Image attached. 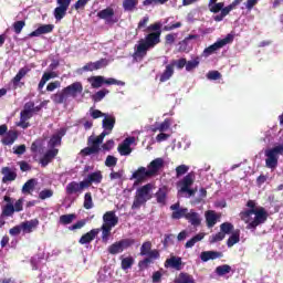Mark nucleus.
Segmentation results:
<instances>
[{"label":"nucleus","mask_w":283,"mask_h":283,"mask_svg":"<svg viewBox=\"0 0 283 283\" xmlns=\"http://www.w3.org/2000/svg\"><path fill=\"white\" fill-rule=\"evenodd\" d=\"M36 187V179H29L22 187V193H32Z\"/></svg>","instance_id":"41"},{"label":"nucleus","mask_w":283,"mask_h":283,"mask_svg":"<svg viewBox=\"0 0 283 283\" xmlns=\"http://www.w3.org/2000/svg\"><path fill=\"white\" fill-rule=\"evenodd\" d=\"M76 219V214H62L60 217V224H72Z\"/></svg>","instance_id":"49"},{"label":"nucleus","mask_w":283,"mask_h":283,"mask_svg":"<svg viewBox=\"0 0 283 283\" xmlns=\"http://www.w3.org/2000/svg\"><path fill=\"white\" fill-rule=\"evenodd\" d=\"M218 258H222V252L203 251L200 254L201 262H209V260H218Z\"/></svg>","instance_id":"28"},{"label":"nucleus","mask_w":283,"mask_h":283,"mask_svg":"<svg viewBox=\"0 0 283 283\" xmlns=\"http://www.w3.org/2000/svg\"><path fill=\"white\" fill-rule=\"evenodd\" d=\"M59 156V148H51L49 149L44 156L40 159V165L45 167L49 163H52L53 159Z\"/></svg>","instance_id":"19"},{"label":"nucleus","mask_w":283,"mask_h":283,"mask_svg":"<svg viewBox=\"0 0 283 283\" xmlns=\"http://www.w3.org/2000/svg\"><path fill=\"white\" fill-rule=\"evenodd\" d=\"M101 150L96 146L85 147L83 148L80 154L81 156H92V154H98Z\"/></svg>","instance_id":"47"},{"label":"nucleus","mask_w":283,"mask_h":283,"mask_svg":"<svg viewBox=\"0 0 283 283\" xmlns=\"http://www.w3.org/2000/svg\"><path fill=\"white\" fill-rule=\"evenodd\" d=\"M206 223L209 229L216 227L218 223V214L213 210L206 211Z\"/></svg>","instance_id":"30"},{"label":"nucleus","mask_w":283,"mask_h":283,"mask_svg":"<svg viewBox=\"0 0 283 283\" xmlns=\"http://www.w3.org/2000/svg\"><path fill=\"white\" fill-rule=\"evenodd\" d=\"M23 28H25V21L23 20L13 23V32H15V34H21Z\"/></svg>","instance_id":"55"},{"label":"nucleus","mask_w":283,"mask_h":283,"mask_svg":"<svg viewBox=\"0 0 283 283\" xmlns=\"http://www.w3.org/2000/svg\"><path fill=\"white\" fill-rule=\"evenodd\" d=\"M84 181H81L80 184L76 181H71L66 185V193L67 196H72L74 193H78V191H83V189H87Z\"/></svg>","instance_id":"20"},{"label":"nucleus","mask_w":283,"mask_h":283,"mask_svg":"<svg viewBox=\"0 0 283 283\" xmlns=\"http://www.w3.org/2000/svg\"><path fill=\"white\" fill-rule=\"evenodd\" d=\"M229 43H233V34H228L226 38L218 40L210 46L206 48L202 52V56H211V54H216L218 50H222L224 45H229Z\"/></svg>","instance_id":"8"},{"label":"nucleus","mask_w":283,"mask_h":283,"mask_svg":"<svg viewBox=\"0 0 283 283\" xmlns=\"http://www.w3.org/2000/svg\"><path fill=\"white\" fill-rule=\"evenodd\" d=\"M95 63V70H102V67H107L109 65V61L107 59H101Z\"/></svg>","instance_id":"63"},{"label":"nucleus","mask_w":283,"mask_h":283,"mask_svg":"<svg viewBox=\"0 0 283 283\" xmlns=\"http://www.w3.org/2000/svg\"><path fill=\"white\" fill-rule=\"evenodd\" d=\"M1 174L4 175L2 182H12L17 180V174L10 169V167H3Z\"/></svg>","instance_id":"31"},{"label":"nucleus","mask_w":283,"mask_h":283,"mask_svg":"<svg viewBox=\"0 0 283 283\" xmlns=\"http://www.w3.org/2000/svg\"><path fill=\"white\" fill-rule=\"evenodd\" d=\"M171 127V119L166 118L158 127V132H167Z\"/></svg>","instance_id":"61"},{"label":"nucleus","mask_w":283,"mask_h":283,"mask_svg":"<svg viewBox=\"0 0 283 283\" xmlns=\"http://www.w3.org/2000/svg\"><path fill=\"white\" fill-rule=\"evenodd\" d=\"M220 230H221V233H223V235H229V233L233 231V226L231 222H223L220 226Z\"/></svg>","instance_id":"53"},{"label":"nucleus","mask_w":283,"mask_h":283,"mask_svg":"<svg viewBox=\"0 0 283 283\" xmlns=\"http://www.w3.org/2000/svg\"><path fill=\"white\" fill-rule=\"evenodd\" d=\"M63 140V128H60L56 134H53L49 140L50 149H55L54 147H60Z\"/></svg>","instance_id":"24"},{"label":"nucleus","mask_w":283,"mask_h":283,"mask_svg":"<svg viewBox=\"0 0 283 283\" xmlns=\"http://www.w3.org/2000/svg\"><path fill=\"white\" fill-rule=\"evenodd\" d=\"M200 65V57L197 56L193 60H190L187 62L186 60V72H193V70H196V67H198Z\"/></svg>","instance_id":"43"},{"label":"nucleus","mask_w":283,"mask_h":283,"mask_svg":"<svg viewBox=\"0 0 283 283\" xmlns=\"http://www.w3.org/2000/svg\"><path fill=\"white\" fill-rule=\"evenodd\" d=\"M196 181V175L193 172L187 174L181 180L178 181V187H180V192L189 191V188L193 186Z\"/></svg>","instance_id":"14"},{"label":"nucleus","mask_w":283,"mask_h":283,"mask_svg":"<svg viewBox=\"0 0 283 283\" xmlns=\"http://www.w3.org/2000/svg\"><path fill=\"white\" fill-rule=\"evenodd\" d=\"M97 17L109 25H114V23H118V18L115 17L114 8L107 7L106 9L101 10L97 12Z\"/></svg>","instance_id":"11"},{"label":"nucleus","mask_w":283,"mask_h":283,"mask_svg":"<svg viewBox=\"0 0 283 283\" xmlns=\"http://www.w3.org/2000/svg\"><path fill=\"white\" fill-rule=\"evenodd\" d=\"M137 7H138V0L123 1V9L125 10V12H134Z\"/></svg>","instance_id":"37"},{"label":"nucleus","mask_w":283,"mask_h":283,"mask_svg":"<svg viewBox=\"0 0 283 283\" xmlns=\"http://www.w3.org/2000/svg\"><path fill=\"white\" fill-rule=\"evenodd\" d=\"M154 186L151 184H146L139 187L134 197L132 209H140L144 205H147L148 200H151V190Z\"/></svg>","instance_id":"4"},{"label":"nucleus","mask_w":283,"mask_h":283,"mask_svg":"<svg viewBox=\"0 0 283 283\" xmlns=\"http://www.w3.org/2000/svg\"><path fill=\"white\" fill-rule=\"evenodd\" d=\"M83 93V84L81 82H74L73 84L64 87L61 92L52 95V101L55 105H63L64 101H67V96L76 98L78 94Z\"/></svg>","instance_id":"3"},{"label":"nucleus","mask_w":283,"mask_h":283,"mask_svg":"<svg viewBox=\"0 0 283 283\" xmlns=\"http://www.w3.org/2000/svg\"><path fill=\"white\" fill-rule=\"evenodd\" d=\"M224 8V2H219V3H213L211 6H209V10L210 12H213V14H218V12L222 11V9Z\"/></svg>","instance_id":"58"},{"label":"nucleus","mask_w":283,"mask_h":283,"mask_svg":"<svg viewBox=\"0 0 283 283\" xmlns=\"http://www.w3.org/2000/svg\"><path fill=\"white\" fill-rule=\"evenodd\" d=\"M188 213H189L188 208H180L179 210H176V211L172 212L171 218L174 220H180L182 218H185V220H187Z\"/></svg>","instance_id":"39"},{"label":"nucleus","mask_w":283,"mask_h":283,"mask_svg":"<svg viewBox=\"0 0 283 283\" xmlns=\"http://www.w3.org/2000/svg\"><path fill=\"white\" fill-rule=\"evenodd\" d=\"M189 171V166L187 165H180L176 167V177L180 178V176H185Z\"/></svg>","instance_id":"59"},{"label":"nucleus","mask_w":283,"mask_h":283,"mask_svg":"<svg viewBox=\"0 0 283 283\" xmlns=\"http://www.w3.org/2000/svg\"><path fill=\"white\" fill-rule=\"evenodd\" d=\"M169 193V190L166 186L159 188L157 192L155 193V198L157 200L158 205H161V207L167 206V196Z\"/></svg>","instance_id":"23"},{"label":"nucleus","mask_w":283,"mask_h":283,"mask_svg":"<svg viewBox=\"0 0 283 283\" xmlns=\"http://www.w3.org/2000/svg\"><path fill=\"white\" fill-rule=\"evenodd\" d=\"M136 244V240L134 239H122L111 244L107 249L111 255H118V253H123L125 249H129V247H134Z\"/></svg>","instance_id":"9"},{"label":"nucleus","mask_w":283,"mask_h":283,"mask_svg":"<svg viewBox=\"0 0 283 283\" xmlns=\"http://www.w3.org/2000/svg\"><path fill=\"white\" fill-rule=\"evenodd\" d=\"M98 233H101V229H92L80 238L78 243L90 244V242H93V240L96 239V235H98Z\"/></svg>","instance_id":"21"},{"label":"nucleus","mask_w":283,"mask_h":283,"mask_svg":"<svg viewBox=\"0 0 283 283\" xmlns=\"http://www.w3.org/2000/svg\"><path fill=\"white\" fill-rule=\"evenodd\" d=\"M226 238L224 233L218 232L217 234L212 235L210 238V243L214 244V242H222V240Z\"/></svg>","instance_id":"64"},{"label":"nucleus","mask_w":283,"mask_h":283,"mask_svg":"<svg viewBox=\"0 0 283 283\" xmlns=\"http://www.w3.org/2000/svg\"><path fill=\"white\" fill-rule=\"evenodd\" d=\"M158 43H160V31L148 33L144 39L138 41L134 52L135 59H145L147 51L154 50Z\"/></svg>","instance_id":"2"},{"label":"nucleus","mask_w":283,"mask_h":283,"mask_svg":"<svg viewBox=\"0 0 283 283\" xmlns=\"http://www.w3.org/2000/svg\"><path fill=\"white\" fill-rule=\"evenodd\" d=\"M14 216V203H7L2 207L1 218H12Z\"/></svg>","instance_id":"38"},{"label":"nucleus","mask_w":283,"mask_h":283,"mask_svg":"<svg viewBox=\"0 0 283 283\" xmlns=\"http://www.w3.org/2000/svg\"><path fill=\"white\" fill-rule=\"evenodd\" d=\"M170 65L172 69L177 67V70H182L184 67H187V59L181 57L179 60H172Z\"/></svg>","instance_id":"46"},{"label":"nucleus","mask_w":283,"mask_h":283,"mask_svg":"<svg viewBox=\"0 0 283 283\" xmlns=\"http://www.w3.org/2000/svg\"><path fill=\"white\" fill-rule=\"evenodd\" d=\"M123 271H127L128 269H132L134 266V258L133 256H127L122 259V264H120Z\"/></svg>","instance_id":"48"},{"label":"nucleus","mask_w":283,"mask_h":283,"mask_svg":"<svg viewBox=\"0 0 283 283\" xmlns=\"http://www.w3.org/2000/svg\"><path fill=\"white\" fill-rule=\"evenodd\" d=\"M103 224L107 227H116L118 224V217L116 216L115 211H106L103 214Z\"/></svg>","instance_id":"18"},{"label":"nucleus","mask_w":283,"mask_h":283,"mask_svg":"<svg viewBox=\"0 0 283 283\" xmlns=\"http://www.w3.org/2000/svg\"><path fill=\"white\" fill-rule=\"evenodd\" d=\"M201 240H205V233H202V232L196 234L190 240H188L185 244V249H193V247H196L197 242H201Z\"/></svg>","instance_id":"33"},{"label":"nucleus","mask_w":283,"mask_h":283,"mask_svg":"<svg viewBox=\"0 0 283 283\" xmlns=\"http://www.w3.org/2000/svg\"><path fill=\"white\" fill-rule=\"evenodd\" d=\"M86 189L90 188L92 185H101L103 182V172L101 170L91 172L87 177L83 180Z\"/></svg>","instance_id":"12"},{"label":"nucleus","mask_w":283,"mask_h":283,"mask_svg":"<svg viewBox=\"0 0 283 283\" xmlns=\"http://www.w3.org/2000/svg\"><path fill=\"white\" fill-rule=\"evenodd\" d=\"M91 0H77L74 4L73 8L74 10H76L78 12V10H85V6H87V3Z\"/></svg>","instance_id":"60"},{"label":"nucleus","mask_w":283,"mask_h":283,"mask_svg":"<svg viewBox=\"0 0 283 283\" xmlns=\"http://www.w3.org/2000/svg\"><path fill=\"white\" fill-rule=\"evenodd\" d=\"M53 14L56 21H62V19H65V15L67 14V9L56 7L53 11Z\"/></svg>","instance_id":"44"},{"label":"nucleus","mask_w":283,"mask_h":283,"mask_svg":"<svg viewBox=\"0 0 283 283\" xmlns=\"http://www.w3.org/2000/svg\"><path fill=\"white\" fill-rule=\"evenodd\" d=\"M186 220L192 227H200L202 224V218H200V213L196 212V210L191 209L188 214H186Z\"/></svg>","instance_id":"22"},{"label":"nucleus","mask_w":283,"mask_h":283,"mask_svg":"<svg viewBox=\"0 0 283 283\" xmlns=\"http://www.w3.org/2000/svg\"><path fill=\"white\" fill-rule=\"evenodd\" d=\"M0 136H2L1 144L7 147H10L14 145L17 140H19V130L17 129L8 130V125L2 124L0 125Z\"/></svg>","instance_id":"6"},{"label":"nucleus","mask_w":283,"mask_h":283,"mask_svg":"<svg viewBox=\"0 0 283 283\" xmlns=\"http://www.w3.org/2000/svg\"><path fill=\"white\" fill-rule=\"evenodd\" d=\"M29 72H30V69L28 66L21 67L19 70L17 75L12 78L14 90L19 87V83H21V80L24 78Z\"/></svg>","instance_id":"27"},{"label":"nucleus","mask_w":283,"mask_h":283,"mask_svg":"<svg viewBox=\"0 0 283 283\" xmlns=\"http://www.w3.org/2000/svg\"><path fill=\"white\" fill-rule=\"evenodd\" d=\"M84 209H93L94 208V201L92 199V192H86L84 195V203H83Z\"/></svg>","instance_id":"45"},{"label":"nucleus","mask_w":283,"mask_h":283,"mask_svg":"<svg viewBox=\"0 0 283 283\" xmlns=\"http://www.w3.org/2000/svg\"><path fill=\"white\" fill-rule=\"evenodd\" d=\"M23 233H32L39 227V219H32L21 223Z\"/></svg>","instance_id":"29"},{"label":"nucleus","mask_w":283,"mask_h":283,"mask_svg":"<svg viewBox=\"0 0 283 283\" xmlns=\"http://www.w3.org/2000/svg\"><path fill=\"white\" fill-rule=\"evenodd\" d=\"M88 83H91V86L93 87V90H98V87H103V85H119V86L125 85V82L123 81H118L114 77H109L106 80L102 75L90 77Z\"/></svg>","instance_id":"7"},{"label":"nucleus","mask_w":283,"mask_h":283,"mask_svg":"<svg viewBox=\"0 0 283 283\" xmlns=\"http://www.w3.org/2000/svg\"><path fill=\"white\" fill-rule=\"evenodd\" d=\"M165 269H175V271H182V258L172 255L164 263Z\"/></svg>","instance_id":"16"},{"label":"nucleus","mask_w":283,"mask_h":283,"mask_svg":"<svg viewBox=\"0 0 283 283\" xmlns=\"http://www.w3.org/2000/svg\"><path fill=\"white\" fill-rule=\"evenodd\" d=\"M245 207L249 209L239 213L240 220L247 224L245 229L255 232L258 227H261V224L269 220V212L264 207H258L254 200H248Z\"/></svg>","instance_id":"1"},{"label":"nucleus","mask_w":283,"mask_h":283,"mask_svg":"<svg viewBox=\"0 0 283 283\" xmlns=\"http://www.w3.org/2000/svg\"><path fill=\"white\" fill-rule=\"evenodd\" d=\"M114 125H116V117L114 116H105L102 120V127L104 132H108V134H112Z\"/></svg>","instance_id":"26"},{"label":"nucleus","mask_w":283,"mask_h":283,"mask_svg":"<svg viewBox=\"0 0 283 283\" xmlns=\"http://www.w3.org/2000/svg\"><path fill=\"white\" fill-rule=\"evenodd\" d=\"M50 78H54V75L52 73H44L38 84V90H42L43 87H45V83H48Z\"/></svg>","instance_id":"51"},{"label":"nucleus","mask_w":283,"mask_h":283,"mask_svg":"<svg viewBox=\"0 0 283 283\" xmlns=\"http://www.w3.org/2000/svg\"><path fill=\"white\" fill-rule=\"evenodd\" d=\"M112 229H114L112 226H105L102 224L99 231H102V241L107 244L109 242V235H112Z\"/></svg>","instance_id":"35"},{"label":"nucleus","mask_w":283,"mask_h":283,"mask_svg":"<svg viewBox=\"0 0 283 283\" xmlns=\"http://www.w3.org/2000/svg\"><path fill=\"white\" fill-rule=\"evenodd\" d=\"M146 255H148V258H145L144 260L138 262V266L140 270L148 269L149 264H151L153 262L151 260H158V258H160V252L155 249L150 250Z\"/></svg>","instance_id":"15"},{"label":"nucleus","mask_w":283,"mask_h":283,"mask_svg":"<svg viewBox=\"0 0 283 283\" xmlns=\"http://www.w3.org/2000/svg\"><path fill=\"white\" fill-rule=\"evenodd\" d=\"M52 196H54V191L52 189H44L39 193L40 200H48V198H52Z\"/></svg>","instance_id":"54"},{"label":"nucleus","mask_w":283,"mask_h":283,"mask_svg":"<svg viewBox=\"0 0 283 283\" xmlns=\"http://www.w3.org/2000/svg\"><path fill=\"white\" fill-rule=\"evenodd\" d=\"M151 251V241H145L140 247V255H147Z\"/></svg>","instance_id":"56"},{"label":"nucleus","mask_w":283,"mask_h":283,"mask_svg":"<svg viewBox=\"0 0 283 283\" xmlns=\"http://www.w3.org/2000/svg\"><path fill=\"white\" fill-rule=\"evenodd\" d=\"M109 93L108 90H102V91H98L96 92L93 96H92V99L94 101V103H101V101L107 96V94Z\"/></svg>","instance_id":"50"},{"label":"nucleus","mask_w":283,"mask_h":283,"mask_svg":"<svg viewBox=\"0 0 283 283\" xmlns=\"http://www.w3.org/2000/svg\"><path fill=\"white\" fill-rule=\"evenodd\" d=\"M161 169H165V159H163L160 157L155 158L147 166V170H148L150 178L158 176V174L161 171Z\"/></svg>","instance_id":"10"},{"label":"nucleus","mask_w":283,"mask_h":283,"mask_svg":"<svg viewBox=\"0 0 283 283\" xmlns=\"http://www.w3.org/2000/svg\"><path fill=\"white\" fill-rule=\"evenodd\" d=\"M214 273L219 275V277H222L229 273H231V265L223 264L216 268Z\"/></svg>","instance_id":"42"},{"label":"nucleus","mask_w":283,"mask_h":283,"mask_svg":"<svg viewBox=\"0 0 283 283\" xmlns=\"http://www.w3.org/2000/svg\"><path fill=\"white\" fill-rule=\"evenodd\" d=\"M147 178H151L149 171L145 167H139L135 170L130 177V180H136L137 185L147 180Z\"/></svg>","instance_id":"17"},{"label":"nucleus","mask_w":283,"mask_h":283,"mask_svg":"<svg viewBox=\"0 0 283 283\" xmlns=\"http://www.w3.org/2000/svg\"><path fill=\"white\" fill-rule=\"evenodd\" d=\"M171 76H174V69H172L171 64H168V65H166V69L161 73L159 81H160V83H167V81H169V78H171Z\"/></svg>","instance_id":"34"},{"label":"nucleus","mask_w":283,"mask_h":283,"mask_svg":"<svg viewBox=\"0 0 283 283\" xmlns=\"http://www.w3.org/2000/svg\"><path fill=\"white\" fill-rule=\"evenodd\" d=\"M279 156H283V143L265 150V167L269 169H275L277 167Z\"/></svg>","instance_id":"5"},{"label":"nucleus","mask_w":283,"mask_h":283,"mask_svg":"<svg viewBox=\"0 0 283 283\" xmlns=\"http://www.w3.org/2000/svg\"><path fill=\"white\" fill-rule=\"evenodd\" d=\"M207 78L209 81H219V78H222V74H220L218 71H210L207 74Z\"/></svg>","instance_id":"62"},{"label":"nucleus","mask_w":283,"mask_h":283,"mask_svg":"<svg viewBox=\"0 0 283 283\" xmlns=\"http://www.w3.org/2000/svg\"><path fill=\"white\" fill-rule=\"evenodd\" d=\"M238 242H240V230H235L232 232V234L229 237L227 241V247L231 249V247H233L234 244H238Z\"/></svg>","instance_id":"40"},{"label":"nucleus","mask_w":283,"mask_h":283,"mask_svg":"<svg viewBox=\"0 0 283 283\" xmlns=\"http://www.w3.org/2000/svg\"><path fill=\"white\" fill-rule=\"evenodd\" d=\"M175 283H196V280H193V276H191V274L187 272H181L175 280Z\"/></svg>","instance_id":"36"},{"label":"nucleus","mask_w":283,"mask_h":283,"mask_svg":"<svg viewBox=\"0 0 283 283\" xmlns=\"http://www.w3.org/2000/svg\"><path fill=\"white\" fill-rule=\"evenodd\" d=\"M163 24L160 22H155L154 24H150L147 27L145 32H159V36L163 34Z\"/></svg>","instance_id":"52"},{"label":"nucleus","mask_w":283,"mask_h":283,"mask_svg":"<svg viewBox=\"0 0 283 283\" xmlns=\"http://www.w3.org/2000/svg\"><path fill=\"white\" fill-rule=\"evenodd\" d=\"M105 136H109V132L103 130L96 138H88V143H92L98 150H101V145H103V140H105Z\"/></svg>","instance_id":"32"},{"label":"nucleus","mask_w":283,"mask_h":283,"mask_svg":"<svg viewBox=\"0 0 283 283\" xmlns=\"http://www.w3.org/2000/svg\"><path fill=\"white\" fill-rule=\"evenodd\" d=\"M54 31V24H42L36 30L31 32L29 36H41V34H50Z\"/></svg>","instance_id":"25"},{"label":"nucleus","mask_w":283,"mask_h":283,"mask_svg":"<svg viewBox=\"0 0 283 283\" xmlns=\"http://www.w3.org/2000/svg\"><path fill=\"white\" fill-rule=\"evenodd\" d=\"M136 143V138L127 137L117 147V151L120 156H129L132 154V145Z\"/></svg>","instance_id":"13"},{"label":"nucleus","mask_w":283,"mask_h":283,"mask_svg":"<svg viewBox=\"0 0 283 283\" xmlns=\"http://www.w3.org/2000/svg\"><path fill=\"white\" fill-rule=\"evenodd\" d=\"M116 165H118V158H116L113 155H108L105 160V166L106 167H116Z\"/></svg>","instance_id":"57"}]
</instances>
